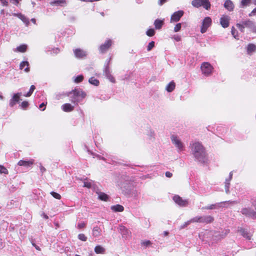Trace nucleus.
I'll return each instance as SVG.
<instances>
[{
  "label": "nucleus",
  "mask_w": 256,
  "mask_h": 256,
  "mask_svg": "<svg viewBox=\"0 0 256 256\" xmlns=\"http://www.w3.org/2000/svg\"><path fill=\"white\" fill-rule=\"evenodd\" d=\"M192 154L195 160L200 162L204 163L207 160L206 152L203 146L198 142L190 144Z\"/></svg>",
  "instance_id": "obj_1"
},
{
  "label": "nucleus",
  "mask_w": 256,
  "mask_h": 256,
  "mask_svg": "<svg viewBox=\"0 0 256 256\" xmlns=\"http://www.w3.org/2000/svg\"><path fill=\"white\" fill-rule=\"evenodd\" d=\"M64 95L70 97L72 102L78 104L86 97V94L80 89H74L71 92L64 94Z\"/></svg>",
  "instance_id": "obj_2"
},
{
  "label": "nucleus",
  "mask_w": 256,
  "mask_h": 256,
  "mask_svg": "<svg viewBox=\"0 0 256 256\" xmlns=\"http://www.w3.org/2000/svg\"><path fill=\"white\" fill-rule=\"evenodd\" d=\"M214 220V218L210 216H196L192 218L193 222L210 224Z\"/></svg>",
  "instance_id": "obj_3"
},
{
  "label": "nucleus",
  "mask_w": 256,
  "mask_h": 256,
  "mask_svg": "<svg viewBox=\"0 0 256 256\" xmlns=\"http://www.w3.org/2000/svg\"><path fill=\"white\" fill-rule=\"evenodd\" d=\"M192 4L195 8L203 6L206 10H208L210 8V3L208 0H192Z\"/></svg>",
  "instance_id": "obj_4"
},
{
  "label": "nucleus",
  "mask_w": 256,
  "mask_h": 256,
  "mask_svg": "<svg viewBox=\"0 0 256 256\" xmlns=\"http://www.w3.org/2000/svg\"><path fill=\"white\" fill-rule=\"evenodd\" d=\"M170 139L173 144L178 148V152L182 151L184 150V144L180 138L176 135H172Z\"/></svg>",
  "instance_id": "obj_5"
},
{
  "label": "nucleus",
  "mask_w": 256,
  "mask_h": 256,
  "mask_svg": "<svg viewBox=\"0 0 256 256\" xmlns=\"http://www.w3.org/2000/svg\"><path fill=\"white\" fill-rule=\"evenodd\" d=\"M226 203H230L232 204H235L236 203V201H226L220 202H218L214 204H212L208 206H206L203 207L202 208V210H214V209H218L221 208H224L225 206V204Z\"/></svg>",
  "instance_id": "obj_6"
},
{
  "label": "nucleus",
  "mask_w": 256,
  "mask_h": 256,
  "mask_svg": "<svg viewBox=\"0 0 256 256\" xmlns=\"http://www.w3.org/2000/svg\"><path fill=\"white\" fill-rule=\"evenodd\" d=\"M200 68L202 74L206 76H210L212 74L213 69L210 64L207 62H203L201 65Z\"/></svg>",
  "instance_id": "obj_7"
},
{
  "label": "nucleus",
  "mask_w": 256,
  "mask_h": 256,
  "mask_svg": "<svg viewBox=\"0 0 256 256\" xmlns=\"http://www.w3.org/2000/svg\"><path fill=\"white\" fill-rule=\"evenodd\" d=\"M212 24V19L209 16L206 17L202 20L200 28V32L205 33Z\"/></svg>",
  "instance_id": "obj_8"
},
{
  "label": "nucleus",
  "mask_w": 256,
  "mask_h": 256,
  "mask_svg": "<svg viewBox=\"0 0 256 256\" xmlns=\"http://www.w3.org/2000/svg\"><path fill=\"white\" fill-rule=\"evenodd\" d=\"M240 212L242 214L253 218H256V212L250 208H244L242 209Z\"/></svg>",
  "instance_id": "obj_9"
},
{
  "label": "nucleus",
  "mask_w": 256,
  "mask_h": 256,
  "mask_svg": "<svg viewBox=\"0 0 256 256\" xmlns=\"http://www.w3.org/2000/svg\"><path fill=\"white\" fill-rule=\"evenodd\" d=\"M174 201L180 206H186L188 204V202L186 200H184L178 195H175L173 196Z\"/></svg>",
  "instance_id": "obj_10"
},
{
  "label": "nucleus",
  "mask_w": 256,
  "mask_h": 256,
  "mask_svg": "<svg viewBox=\"0 0 256 256\" xmlns=\"http://www.w3.org/2000/svg\"><path fill=\"white\" fill-rule=\"evenodd\" d=\"M22 96V92H18L14 94L12 98L10 100V106L13 107L17 102L20 100V97Z\"/></svg>",
  "instance_id": "obj_11"
},
{
  "label": "nucleus",
  "mask_w": 256,
  "mask_h": 256,
  "mask_svg": "<svg viewBox=\"0 0 256 256\" xmlns=\"http://www.w3.org/2000/svg\"><path fill=\"white\" fill-rule=\"evenodd\" d=\"M112 44V41L110 40H108L106 41V42L102 44L99 48V50L100 52L104 53L106 52L110 47L111 46Z\"/></svg>",
  "instance_id": "obj_12"
},
{
  "label": "nucleus",
  "mask_w": 256,
  "mask_h": 256,
  "mask_svg": "<svg viewBox=\"0 0 256 256\" xmlns=\"http://www.w3.org/2000/svg\"><path fill=\"white\" fill-rule=\"evenodd\" d=\"M184 13L182 10H178L174 12L171 16L170 22H177L179 21L181 17L183 16Z\"/></svg>",
  "instance_id": "obj_13"
},
{
  "label": "nucleus",
  "mask_w": 256,
  "mask_h": 256,
  "mask_svg": "<svg viewBox=\"0 0 256 256\" xmlns=\"http://www.w3.org/2000/svg\"><path fill=\"white\" fill-rule=\"evenodd\" d=\"M74 52L75 56L78 58H82L86 57L87 55L86 52L80 48H76L74 50Z\"/></svg>",
  "instance_id": "obj_14"
},
{
  "label": "nucleus",
  "mask_w": 256,
  "mask_h": 256,
  "mask_svg": "<svg viewBox=\"0 0 256 256\" xmlns=\"http://www.w3.org/2000/svg\"><path fill=\"white\" fill-rule=\"evenodd\" d=\"M230 18L226 15H223L220 18V24L224 28H228L229 26Z\"/></svg>",
  "instance_id": "obj_15"
},
{
  "label": "nucleus",
  "mask_w": 256,
  "mask_h": 256,
  "mask_svg": "<svg viewBox=\"0 0 256 256\" xmlns=\"http://www.w3.org/2000/svg\"><path fill=\"white\" fill-rule=\"evenodd\" d=\"M120 232L122 234V238H126L130 234V232L124 226H120L118 228Z\"/></svg>",
  "instance_id": "obj_16"
},
{
  "label": "nucleus",
  "mask_w": 256,
  "mask_h": 256,
  "mask_svg": "<svg viewBox=\"0 0 256 256\" xmlns=\"http://www.w3.org/2000/svg\"><path fill=\"white\" fill-rule=\"evenodd\" d=\"M229 232V230H226L224 232H222V234H220L218 232H214V236L216 238L215 240H220L222 238H224L227 234Z\"/></svg>",
  "instance_id": "obj_17"
},
{
  "label": "nucleus",
  "mask_w": 256,
  "mask_h": 256,
  "mask_svg": "<svg viewBox=\"0 0 256 256\" xmlns=\"http://www.w3.org/2000/svg\"><path fill=\"white\" fill-rule=\"evenodd\" d=\"M224 7L230 12L234 10V4L231 0H226L224 4Z\"/></svg>",
  "instance_id": "obj_18"
},
{
  "label": "nucleus",
  "mask_w": 256,
  "mask_h": 256,
  "mask_svg": "<svg viewBox=\"0 0 256 256\" xmlns=\"http://www.w3.org/2000/svg\"><path fill=\"white\" fill-rule=\"evenodd\" d=\"M34 162V160H20L18 164L20 166H24L26 167H28L33 164Z\"/></svg>",
  "instance_id": "obj_19"
},
{
  "label": "nucleus",
  "mask_w": 256,
  "mask_h": 256,
  "mask_svg": "<svg viewBox=\"0 0 256 256\" xmlns=\"http://www.w3.org/2000/svg\"><path fill=\"white\" fill-rule=\"evenodd\" d=\"M232 177V172H230V173L229 174V177L228 178H226V180L225 190H226V194H228L230 192L229 188H230V181L231 180Z\"/></svg>",
  "instance_id": "obj_20"
},
{
  "label": "nucleus",
  "mask_w": 256,
  "mask_h": 256,
  "mask_svg": "<svg viewBox=\"0 0 256 256\" xmlns=\"http://www.w3.org/2000/svg\"><path fill=\"white\" fill-rule=\"evenodd\" d=\"M238 232H239L241 235L244 238H246L248 240H250L251 238V234L250 233L248 232L246 230L242 228H240L238 229Z\"/></svg>",
  "instance_id": "obj_21"
},
{
  "label": "nucleus",
  "mask_w": 256,
  "mask_h": 256,
  "mask_svg": "<svg viewBox=\"0 0 256 256\" xmlns=\"http://www.w3.org/2000/svg\"><path fill=\"white\" fill-rule=\"evenodd\" d=\"M242 24H244L245 27L250 29L252 31V30L254 26V22H253L252 20H248L244 21H242Z\"/></svg>",
  "instance_id": "obj_22"
},
{
  "label": "nucleus",
  "mask_w": 256,
  "mask_h": 256,
  "mask_svg": "<svg viewBox=\"0 0 256 256\" xmlns=\"http://www.w3.org/2000/svg\"><path fill=\"white\" fill-rule=\"evenodd\" d=\"M52 6H64L66 4V0H54L50 2Z\"/></svg>",
  "instance_id": "obj_23"
},
{
  "label": "nucleus",
  "mask_w": 256,
  "mask_h": 256,
  "mask_svg": "<svg viewBox=\"0 0 256 256\" xmlns=\"http://www.w3.org/2000/svg\"><path fill=\"white\" fill-rule=\"evenodd\" d=\"M62 108L65 112H70L74 110V106L67 103L62 105Z\"/></svg>",
  "instance_id": "obj_24"
},
{
  "label": "nucleus",
  "mask_w": 256,
  "mask_h": 256,
  "mask_svg": "<svg viewBox=\"0 0 256 256\" xmlns=\"http://www.w3.org/2000/svg\"><path fill=\"white\" fill-rule=\"evenodd\" d=\"M102 230L98 226L94 227L92 230V235L94 237H98L101 235Z\"/></svg>",
  "instance_id": "obj_25"
},
{
  "label": "nucleus",
  "mask_w": 256,
  "mask_h": 256,
  "mask_svg": "<svg viewBox=\"0 0 256 256\" xmlns=\"http://www.w3.org/2000/svg\"><path fill=\"white\" fill-rule=\"evenodd\" d=\"M24 68V71L26 72H30V68H29V63L27 61H22L20 64V70L23 69V68Z\"/></svg>",
  "instance_id": "obj_26"
},
{
  "label": "nucleus",
  "mask_w": 256,
  "mask_h": 256,
  "mask_svg": "<svg viewBox=\"0 0 256 256\" xmlns=\"http://www.w3.org/2000/svg\"><path fill=\"white\" fill-rule=\"evenodd\" d=\"M176 87V84L174 81L170 82L166 86V90L167 92H172Z\"/></svg>",
  "instance_id": "obj_27"
},
{
  "label": "nucleus",
  "mask_w": 256,
  "mask_h": 256,
  "mask_svg": "<svg viewBox=\"0 0 256 256\" xmlns=\"http://www.w3.org/2000/svg\"><path fill=\"white\" fill-rule=\"evenodd\" d=\"M118 185L122 190H126V192L127 193H128L131 191L132 186L130 184H126V186L124 184H120Z\"/></svg>",
  "instance_id": "obj_28"
},
{
  "label": "nucleus",
  "mask_w": 256,
  "mask_h": 256,
  "mask_svg": "<svg viewBox=\"0 0 256 256\" xmlns=\"http://www.w3.org/2000/svg\"><path fill=\"white\" fill-rule=\"evenodd\" d=\"M94 252L97 254H104L105 252V248L100 245H98L94 248Z\"/></svg>",
  "instance_id": "obj_29"
},
{
  "label": "nucleus",
  "mask_w": 256,
  "mask_h": 256,
  "mask_svg": "<svg viewBox=\"0 0 256 256\" xmlns=\"http://www.w3.org/2000/svg\"><path fill=\"white\" fill-rule=\"evenodd\" d=\"M96 194L98 195V198L104 201H107L108 199V196L104 192H96Z\"/></svg>",
  "instance_id": "obj_30"
},
{
  "label": "nucleus",
  "mask_w": 256,
  "mask_h": 256,
  "mask_svg": "<svg viewBox=\"0 0 256 256\" xmlns=\"http://www.w3.org/2000/svg\"><path fill=\"white\" fill-rule=\"evenodd\" d=\"M164 24V21L159 19H156L154 22V25L156 29H160Z\"/></svg>",
  "instance_id": "obj_31"
},
{
  "label": "nucleus",
  "mask_w": 256,
  "mask_h": 256,
  "mask_svg": "<svg viewBox=\"0 0 256 256\" xmlns=\"http://www.w3.org/2000/svg\"><path fill=\"white\" fill-rule=\"evenodd\" d=\"M252 0H241L240 2V8H244L250 4Z\"/></svg>",
  "instance_id": "obj_32"
},
{
  "label": "nucleus",
  "mask_w": 256,
  "mask_h": 256,
  "mask_svg": "<svg viewBox=\"0 0 256 256\" xmlns=\"http://www.w3.org/2000/svg\"><path fill=\"white\" fill-rule=\"evenodd\" d=\"M111 209L114 212H121L124 210V207L120 204H116L111 207Z\"/></svg>",
  "instance_id": "obj_33"
},
{
  "label": "nucleus",
  "mask_w": 256,
  "mask_h": 256,
  "mask_svg": "<svg viewBox=\"0 0 256 256\" xmlns=\"http://www.w3.org/2000/svg\"><path fill=\"white\" fill-rule=\"evenodd\" d=\"M18 16L20 19L24 24H26V26L28 25L29 20L24 15L20 14H18Z\"/></svg>",
  "instance_id": "obj_34"
},
{
  "label": "nucleus",
  "mask_w": 256,
  "mask_h": 256,
  "mask_svg": "<svg viewBox=\"0 0 256 256\" xmlns=\"http://www.w3.org/2000/svg\"><path fill=\"white\" fill-rule=\"evenodd\" d=\"M88 82L90 84L95 86H98L100 84L98 80L95 78L94 77H91L89 79Z\"/></svg>",
  "instance_id": "obj_35"
},
{
  "label": "nucleus",
  "mask_w": 256,
  "mask_h": 256,
  "mask_svg": "<svg viewBox=\"0 0 256 256\" xmlns=\"http://www.w3.org/2000/svg\"><path fill=\"white\" fill-rule=\"evenodd\" d=\"M256 50V46L254 44H250L248 46L247 51L248 53H250Z\"/></svg>",
  "instance_id": "obj_36"
},
{
  "label": "nucleus",
  "mask_w": 256,
  "mask_h": 256,
  "mask_svg": "<svg viewBox=\"0 0 256 256\" xmlns=\"http://www.w3.org/2000/svg\"><path fill=\"white\" fill-rule=\"evenodd\" d=\"M27 48V46L26 44H22L20 46H18L16 49L19 52H24L26 51Z\"/></svg>",
  "instance_id": "obj_37"
},
{
  "label": "nucleus",
  "mask_w": 256,
  "mask_h": 256,
  "mask_svg": "<svg viewBox=\"0 0 256 256\" xmlns=\"http://www.w3.org/2000/svg\"><path fill=\"white\" fill-rule=\"evenodd\" d=\"M35 88H36L35 86L34 85H32L30 86L29 92L28 93H26V94H24V96L26 97L30 96L32 95V92L34 91V90H35Z\"/></svg>",
  "instance_id": "obj_38"
},
{
  "label": "nucleus",
  "mask_w": 256,
  "mask_h": 256,
  "mask_svg": "<svg viewBox=\"0 0 256 256\" xmlns=\"http://www.w3.org/2000/svg\"><path fill=\"white\" fill-rule=\"evenodd\" d=\"M92 180L88 181L87 180H85L84 182V186L88 188H90L92 186Z\"/></svg>",
  "instance_id": "obj_39"
},
{
  "label": "nucleus",
  "mask_w": 256,
  "mask_h": 256,
  "mask_svg": "<svg viewBox=\"0 0 256 256\" xmlns=\"http://www.w3.org/2000/svg\"><path fill=\"white\" fill-rule=\"evenodd\" d=\"M83 79H84L83 76L79 75L74 78V82L76 83H79V82H81L83 80Z\"/></svg>",
  "instance_id": "obj_40"
},
{
  "label": "nucleus",
  "mask_w": 256,
  "mask_h": 256,
  "mask_svg": "<svg viewBox=\"0 0 256 256\" xmlns=\"http://www.w3.org/2000/svg\"><path fill=\"white\" fill-rule=\"evenodd\" d=\"M108 63L106 64V66H105V68H104V74L106 76L110 74V68L108 67Z\"/></svg>",
  "instance_id": "obj_41"
},
{
  "label": "nucleus",
  "mask_w": 256,
  "mask_h": 256,
  "mask_svg": "<svg viewBox=\"0 0 256 256\" xmlns=\"http://www.w3.org/2000/svg\"><path fill=\"white\" fill-rule=\"evenodd\" d=\"M154 34H155L154 30L152 28H150V29L148 30L146 32V35L148 36H154Z\"/></svg>",
  "instance_id": "obj_42"
},
{
  "label": "nucleus",
  "mask_w": 256,
  "mask_h": 256,
  "mask_svg": "<svg viewBox=\"0 0 256 256\" xmlns=\"http://www.w3.org/2000/svg\"><path fill=\"white\" fill-rule=\"evenodd\" d=\"M50 194L54 198L56 199L60 200L61 198L60 195L57 192H50Z\"/></svg>",
  "instance_id": "obj_43"
},
{
  "label": "nucleus",
  "mask_w": 256,
  "mask_h": 256,
  "mask_svg": "<svg viewBox=\"0 0 256 256\" xmlns=\"http://www.w3.org/2000/svg\"><path fill=\"white\" fill-rule=\"evenodd\" d=\"M8 170L2 166H0V174H8Z\"/></svg>",
  "instance_id": "obj_44"
},
{
  "label": "nucleus",
  "mask_w": 256,
  "mask_h": 256,
  "mask_svg": "<svg viewBox=\"0 0 256 256\" xmlns=\"http://www.w3.org/2000/svg\"><path fill=\"white\" fill-rule=\"evenodd\" d=\"M78 238L79 240L83 241L86 242L87 240L86 236L83 234H80L78 235Z\"/></svg>",
  "instance_id": "obj_45"
},
{
  "label": "nucleus",
  "mask_w": 256,
  "mask_h": 256,
  "mask_svg": "<svg viewBox=\"0 0 256 256\" xmlns=\"http://www.w3.org/2000/svg\"><path fill=\"white\" fill-rule=\"evenodd\" d=\"M231 32L232 35L235 38L238 39V36H237V31L236 30H235V28L234 27H232V28Z\"/></svg>",
  "instance_id": "obj_46"
},
{
  "label": "nucleus",
  "mask_w": 256,
  "mask_h": 256,
  "mask_svg": "<svg viewBox=\"0 0 256 256\" xmlns=\"http://www.w3.org/2000/svg\"><path fill=\"white\" fill-rule=\"evenodd\" d=\"M192 222H193L192 221V219H190V220L185 222L182 225L180 226V229L184 228L186 227L188 225H189L190 224H191Z\"/></svg>",
  "instance_id": "obj_47"
},
{
  "label": "nucleus",
  "mask_w": 256,
  "mask_h": 256,
  "mask_svg": "<svg viewBox=\"0 0 256 256\" xmlns=\"http://www.w3.org/2000/svg\"><path fill=\"white\" fill-rule=\"evenodd\" d=\"M182 28V24L180 23L177 24L174 28V32H179Z\"/></svg>",
  "instance_id": "obj_48"
},
{
  "label": "nucleus",
  "mask_w": 256,
  "mask_h": 256,
  "mask_svg": "<svg viewBox=\"0 0 256 256\" xmlns=\"http://www.w3.org/2000/svg\"><path fill=\"white\" fill-rule=\"evenodd\" d=\"M154 46V42L153 41H152L150 42L148 46H147V50L148 51H150Z\"/></svg>",
  "instance_id": "obj_49"
},
{
  "label": "nucleus",
  "mask_w": 256,
  "mask_h": 256,
  "mask_svg": "<svg viewBox=\"0 0 256 256\" xmlns=\"http://www.w3.org/2000/svg\"><path fill=\"white\" fill-rule=\"evenodd\" d=\"M236 26L239 28L241 32H244L245 26L242 24H242H237Z\"/></svg>",
  "instance_id": "obj_50"
},
{
  "label": "nucleus",
  "mask_w": 256,
  "mask_h": 256,
  "mask_svg": "<svg viewBox=\"0 0 256 256\" xmlns=\"http://www.w3.org/2000/svg\"><path fill=\"white\" fill-rule=\"evenodd\" d=\"M28 106V102L26 101H24L22 102L20 106L22 107V108L24 109L26 108Z\"/></svg>",
  "instance_id": "obj_51"
},
{
  "label": "nucleus",
  "mask_w": 256,
  "mask_h": 256,
  "mask_svg": "<svg viewBox=\"0 0 256 256\" xmlns=\"http://www.w3.org/2000/svg\"><path fill=\"white\" fill-rule=\"evenodd\" d=\"M106 77L112 82L114 83L115 82L114 78L112 76L111 74L106 76Z\"/></svg>",
  "instance_id": "obj_52"
},
{
  "label": "nucleus",
  "mask_w": 256,
  "mask_h": 256,
  "mask_svg": "<svg viewBox=\"0 0 256 256\" xmlns=\"http://www.w3.org/2000/svg\"><path fill=\"white\" fill-rule=\"evenodd\" d=\"M150 244H151V242L150 240H146V241L142 242V244L144 246H149Z\"/></svg>",
  "instance_id": "obj_53"
},
{
  "label": "nucleus",
  "mask_w": 256,
  "mask_h": 256,
  "mask_svg": "<svg viewBox=\"0 0 256 256\" xmlns=\"http://www.w3.org/2000/svg\"><path fill=\"white\" fill-rule=\"evenodd\" d=\"M256 14V8H254L250 13L249 14L248 16H252Z\"/></svg>",
  "instance_id": "obj_54"
},
{
  "label": "nucleus",
  "mask_w": 256,
  "mask_h": 256,
  "mask_svg": "<svg viewBox=\"0 0 256 256\" xmlns=\"http://www.w3.org/2000/svg\"><path fill=\"white\" fill-rule=\"evenodd\" d=\"M85 226V224L84 222H81L78 224V228H82Z\"/></svg>",
  "instance_id": "obj_55"
},
{
  "label": "nucleus",
  "mask_w": 256,
  "mask_h": 256,
  "mask_svg": "<svg viewBox=\"0 0 256 256\" xmlns=\"http://www.w3.org/2000/svg\"><path fill=\"white\" fill-rule=\"evenodd\" d=\"M0 2H1L2 4L4 6H7L8 4V2L6 0H0Z\"/></svg>",
  "instance_id": "obj_56"
},
{
  "label": "nucleus",
  "mask_w": 256,
  "mask_h": 256,
  "mask_svg": "<svg viewBox=\"0 0 256 256\" xmlns=\"http://www.w3.org/2000/svg\"><path fill=\"white\" fill-rule=\"evenodd\" d=\"M40 168L42 173H44L46 170V168L42 164L40 165Z\"/></svg>",
  "instance_id": "obj_57"
},
{
  "label": "nucleus",
  "mask_w": 256,
  "mask_h": 256,
  "mask_svg": "<svg viewBox=\"0 0 256 256\" xmlns=\"http://www.w3.org/2000/svg\"><path fill=\"white\" fill-rule=\"evenodd\" d=\"M172 176V172H166V176L168 178H171Z\"/></svg>",
  "instance_id": "obj_58"
},
{
  "label": "nucleus",
  "mask_w": 256,
  "mask_h": 256,
  "mask_svg": "<svg viewBox=\"0 0 256 256\" xmlns=\"http://www.w3.org/2000/svg\"><path fill=\"white\" fill-rule=\"evenodd\" d=\"M174 38L177 42L180 41L181 39L180 36H174Z\"/></svg>",
  "instance_id": "obj_59"
},
{
  "label": "nucleus",
  "mask_w": 256,
  "mask_h": 256,
  "mask_svg": "<svg viewBox=\"0 0 256 256\" xmlns=\"http://www.w3.org/2000/svg\"><path fill=\"white\" fill-rule=\"evenodd\" d=\"M167 0H158V4L160 6L162 5L164 3L166 2Z\"/></svg>",
  "instance_id": "obj_60"
},
{
  "label": "nucleus",
  "mask_w": 256,
  "mask_h": 256,
  "mask_svg": "<svg viewBox=\"0 0 256 256\" xmlns=\"http://www.w3.org/2000/svg\"><path fill=\"white\" fill-rule=\"evenodd\" d=\"M45 106H46V104H45L44 102H42V104L40 105L39 108H42L43 107H44V108H42V110H45Z\"/></svg>",
  "instance_id": "obj_61"
},
{
  "label": "nucleus",
  "mask_w": 256,
  "mask_h": 256,
  "mask_svg": "<svg viewBox=\"0 0 256 256\" xmlns=\"http://www.w3.org/2000/svg\"><path fill=\"white\" fill-rule=\"evenodd\" d=\"M32 245L34 246V248L37 250H40V248L37 245H36L34 242H32Z\"/></svg>",
  "instance_id": "obj_62"
},
{
  "label": "nucleus",
  "mask_w": 256,
  "mask_h": 256,
  "mask_svg": "<svg viewBox=\"0 0 256 256\" xmlns=\"http://www.w3.org/2000/svg\"><path fill=\"white\" fill-rule=\"evenodd\" d=\"M13 4H14L16 5H17L21 0H11Z\"/></svg>",
  "instance_id": "obj_63"
},
{
  "label": "nucleus",
  "mask_w": 256,
  "mask_h": 256,
  "mask_svg": "<svg viewBox=\"0 0 256 256\" xmlns=\"http://www.w3.org/2000/svg\"><path fill=\"white\" fill-rule=\"evenodd\" d=\"M42 216L46 220L48 218V216L44 213H42Z\"/></svg>",
  "instance_id": "obj_64"
}]
</instances>
